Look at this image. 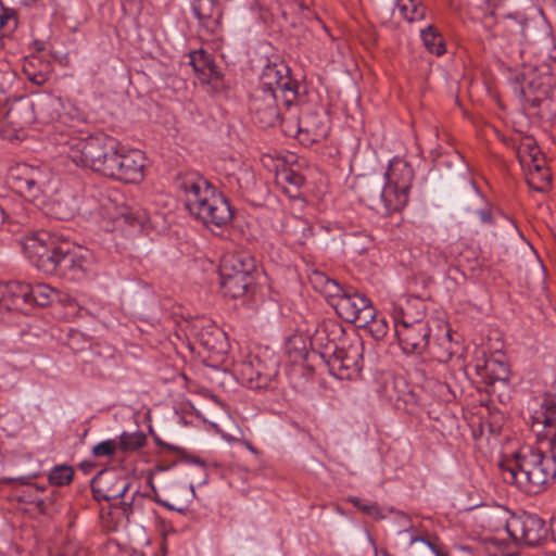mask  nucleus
<instances>
[{
    "instance_id": "obj_38",
    "label": "nucleus",
    "mask_w": 556,
    "mask_h": 556,
    "mask_svg": "<svg viewBox=\"0 0 556 556\" xmlns=\"http://www.w3.org/2000/svg\"><path fill=\"white\" fill-rule=\"evenodd\" d=\"M346 292V288L341 286L337 280L332 279L329 285L326 286L325 291L321 293L327 299H329V303L332 307H336V303L341 296H343Z\"/></svg>"
},
{
    "instance_id": "obj_48",
    "label": "nucleus",
    "mask_w": 556,
    "mask_h": 556,
    "mask_svg": "<svg viewBox=\"0 0 556 556\" xmlns=\"http://www.w3.org/2000/svg\"><path fill=\"white\" fill-rule=\"evenodd\" d=\"M416 542H422L425 545H427L433 554H435L437 556H446L440 547H438L432 541H430L429 539L425 538V536H419V535H416V536H412L410 540H409V544H414Z\"/></svg>"
},
{
    "instance_id": "obj_20",
    "label": "nucleus",
    "mask_w": 556,
    "mask_h": 556,
    "mask_svg": "<svg viewBox=\"0 0 556 556\" xmlns=\"http://www.w3.org/2000/svg\"><path fill=\"white\" fill-rule=\"evenodd\" d=\"M295 118V131L296 134H308L312 135V140L317 141L320 138H324L327 134V127L324 122V116H320L319 114L312 112L307 113L301 117L296 115V113L293 114Z\"/></svg>"
},
{
    "instance_id": "obj_2",
    "label": "nucleus",
    "mask_w": 556,
    "mask_h": 556,
    "mask_svg": "<svg viewBox=\"0 0 556 556\" xmlns=\"http://www.w3.org/2000/svg\"><path fill=\"white\" fill-rule=\"evenodd\" d=\"M22 244L31 263L47 275L80 280L92 269V254L88 249L68 241L59 242L46 230L29 232Z\"/></svg>"
},
{
    "instance_id": "obj_40",
    "label": "nucleus",
    "mask_w": 556,
    "mask_h": 556,
    "mask_svg": "<svg viewBox=\"0 0 556 556\" xmlns=\"http://www.w3.org/2000/svg\"><path fill=\"white\" fill-rule=\"evenodd\" d=\"M277 179L279 182H286L296 188L301 187L304 184V177L290 168H285L280 173H278Z\"/></svg>"
},
{
    "instance_id": "obj_13",
    "label": "nucleus",
    "mask_w": 556,
    "mask_h": 556,
    "mask_svg": "<svg viewBox=\"0 0 556 556\" xmlns=\"http://www.w3.org/2000/svg\"><path fill=\"white\" fill-rule=\"evenodd\" d=\"M249 110L254 121L263 128L286 121L277 105V93L271 89L256 88L250 97Z\"/></svg>"
},
{
    "instance_id": "obj_53",
    "label": "nucleus",
    "mask_w": 556,
    "mask_h": 556,
    "mask_svg": "<svg viewBox=\"0 0 556 556\" xmlns=\"http://www.w3.org/2000/svg\"><path fill=\"white\" fill-rule=\"evenodd\" d=\"M453 355L454 351H452L450 348H446L444 351L437 353V358L440 362L446 363L452 358Z\"/></svg>"
},
{
    "instance_id": "obj_5",
    "label": "nucleus",
    "mask_w": 556,
    "mask_h": 556,
    "mask_svg": "<svg viewBox=\"0 0 556 556\" xmlns=\"http://www.w3.org/2000/svg\"><path fill=\"white\" fill-rule=\"evenodd\" d=\"M325 334L328 339L326 349L333 350L330 354L323 353L321 357L328 367L329 374L340 380H352L359 376L363 369L364 343L359 337L342 338L343 328L336 321H324L318 326L316 336L321 340Z\"/></svg>"
},
{
    "instance_id": "obj_3",
    "label": "nucleus",
    "mask_w": 556,
    "mask_h": 556,
    "mask_svg": "<svg viewBox=\"0 0 556 556\" xmlns=\"http://www.w3.org/2000/svg\"><path fill=\"white\" fill-rule=\"evenodd\" d=\"M413 180L410 164L394 157L382 177L369 176L359 181L358 199L377 214L389 216L407 204Z\"/></svg>"
},
{
    "instance_id": "obj_11",
    "label": "nucleus",
    "mask_w": 556,
    "mask_h": 556,
    "mask_svg": "<svg viewBox=\"0 0 556 556\" xmlns=\"http://www.w3.org/2000/svg\"><path fill=\"white\" fill-rule=\"evenodd\" d=\"M337 314L344 320L364 327L375 315V307L370 300L352 287L338 300L334 307Z\"/></svg>"
},
{
    "instance_id": "obj_18",
    "label": "nucleus",
    "mask_w": 556,
    "mask_h": 556,
    "mask_svg": "<svg viewBox=\"0 0 556 556\" xmlns=\"http://www.w3.org/2000/svg\"><path fill=\"white\" fill-rule=\"evenodd\" d=\"M191 10L202 27L212 34L218 30L223 15L218 0H192Z\"/></svg>"
},
{
    "instance_id": "obj_1",
    "label": "nucleus",
    "mask_w": 556,
    "mask_h": 556,
    "mask_svg": "<svg viewBox=\"0 0 556 556\" xmlns=\"http://www.w3.org/2000/svg\"><path fill=\"white\" fill-rule=\"evenodd\" d=\"M531 427L548 441L551 454L529 446L521 447L500 464L506 483L528 495L543 493L556 478V386L545 392L531 414Z\"/></svg>"
},
{
    "instance_id": "obj_31",
    "label": "nucleus",
    "mask_w": 556,
    "mask_h": 556,
    "mask_svg": "<svg viewBox=\"0 0 556 556\" xmlns=\"http://www.w3.org/2000/svg\"><path fill=\"white\" fill-rule=\"evenodd\" d=\"M146 443H147V438L142 432H140V431H136V432L124 431L119 435V441H118L117 447L125 453L136 452L139 448L143 447L146 445Z\"/></svg>"
},
{
    "instance_id": "obj_27",
    "label": "nucleus",
    "mask_w": 556,
    "mask_h": 556,
    "mask_svg": "<svg viewBox=\"0 0 556 556\" xmlns=\"http://www.w3.org/2000/svg\"><path fill=\"white\" fill-rule=\"evenodd\" d=\"M58 291L46 283L30 285L29 306H49L58 298Z\"/></svg>"
},
{
    "instance_id": "obj_30",
    "label": "nucleus",
    "mask_w": 556,
    "mask_h": 556,
    "mask_svg": "<svg viewBox=\"0 0 556 556\" xmlns=\"http://www.w3.org/2000/svg\"><path fill=\"white\" fill-rule=\"evenodd\" d=\"M421 39L427 50L435 55H442L445 52V43L443 37L438 30L428 26L421 30Z\"/></svg>"
},
{
    "instance_id": "obj_17",
    "label": "nucleus",
    "mask_w": 556,
    "mask_h": 556,
    "mask_svg": "<svg viewBox=\"0 0 556 556\" xmlns=\"http://www.w3.org/2000/svg\"><path fill=\"white\" fill-rule=\"evenodd\" d=\"M30 285L9 281L0 286V314L16 311L24 312L29 305Z\"/></svg>"
},
{
    "instance_id": "obj_8",
    "label": "nucleus",
    "mask_w": 556,
    "mask_h": 556,
    "mask_svg": "<svg viewBox=\"0 0 556 556\" xmlns=\"http://www.w3.org/2000/svg\"><path fill=\"white\" fill-rule=\"evenodd\" d=\"M260 83V89H271L276 93L279 91L289 112L298 106L300 85L291 77L290 68L285 62L268 63L262 71Z\"/></svg>"
},
{
    "instance_id": "obj_24",
    "label": "nucleus",
    "mask_w": 556,
    "mask_h": 556,
    "mask_svg": "<svg viewBox=\"0 0 556 556\" xmlns=\"http://www.w3.org/2000/svg\"><path fill=\"white\" fill-rule=\"evenodd\" d=\"M121 143L113 137L108 136L105 143L103 144V151L101 153L98 164H96L94 172L99 173L104 177H109L112 167H115V161L121 149Z\"/></svg>"
},
{
    "instance_id": "obj_54",
    "label": "nucleus",
    "mask_w": 556,
    "mask_h": 556,
    "mask_svg": "<svg viewBox=\"0 0 556 556\" xmlns=\"http://www.w3.org/2000/svg\"><path fill=\"white\" fill-rule=\"evenodd\" d=\"M349 502L352 503L355 507H357L359 510H362V506L364 505V501L356 496L349 497Z\"/></svg>"
},
{
    "instance_id": "obj_56",
    "label": "nucleus",
    "mask_w": 556,
    "mask_h": 556,
    "mask_svg": "<svg viewBox=\"0 0 556 556\" xmlns=\"http://www.w3.org/2000/svg\"><path fill=\"white\" fill-rule=\"evenodd\" d=\"M533 163H534V169H535L536 174L539 175L542 170V167L540 164L536 163L535 157H533Z\"/></svg>"
},
{
    "instance_id": "obj_16",
    "label": "nucleus",
    "mask_w": 556,
    "mask_h": 556,
    "mask_svg": "<svg viewBox=\"0 0 556 556\" xmlns=\"http://www.w3.org/2000/svg\"><path fill=\"white\" fill-rule=\"evenodd\" d=\"M10 179L17 192L25 198L36 199L42 191V175L26 164L12 168Z\"/></svg>"
},
{
    "instance_id": "obj_55",
    "label": "nucleus",
    "mask_w": 556,
    "mask_h": 556,
    "mask_svg": "<svg viewBox=\"0 0 556 556\" xmlns=\"http://www.w3.org/2000/svg\"><path fill=\"white\" fill-rule=\"evenodd\" d=\"M80 468L85 471V472H89L92 468H93V464L92 463H89V462H83L80 464Z\"/></svg>"
},
{
    "instance_id": "obj_21",
    "label": "nucleus",
    "mask_w": 556,
    "mask_h": 556,
    "mask_svg": "<svg viewBox=\"0 0 556 556\" xmlns=\"http://www.w3.org/2000/svg\"><path fill=\"white\" fill-rule=\"evenodd\" d=\"M195 337L199 343L210 352L220 354L226 351V333L215 325L202 327Z\"/></svg>"
},
{
    "instance_id": "obj_29",
    "label": "nucleus",
    "mask_w": 556,
    "mask_h": 556,
    "mask_svg": "<svg viewBox=\"0 0 556 556\" xmlns=\"http://www.w3.org/2000/svg\"><path fill=\"white\" fill-rule=\"evenodd\" d=\"M285 231L298 243L304 241L312 236V226L305 219L292 217L286 225Z\"/></svg>"
},
{
    "instance_id": "obj_32",
    "label": "nucleus",
    "mask_w": 556,
    "mask_h": 556,
    "mask_svg": "<svg viewBox=\"0 0 556 556\" xmlns=\"http://www.w3.org/2000/svg\"><path fill=\"white\" fill-rule=\"evenodd\" d=\"M472 188L475 190V198L479 202L480 205L477 210L472 211L475 215L478 216L481 224L484 225H493L494 218L492 215L491 206L482 195V193L479 191V189L476 187L473 182H471Z\"/></svg>"
},
{
    "instance_id": "obj_46",
    "label": "nucleus",
    "mask_w": 556,
    "mask_h": 556,
    "mask_svg": "<svg viewBox=\"0 0 556 556\" xmlns=\"http://www.w3.org/2000/svg\"><path fill=\"white\" fill-rule=\"evenodd\" d=\"M156 443L159 445H163V446H166V448L168 450H173L175 452H177L179 455H181V459H184L185 462L187 463H194V464H198L201 466V468H204V462L199 459V458H195V457H191V456H188L186 454V451L180 448V447H176V446H173V445H169V444H164L163 442H161L160 440H156Z\"/></svg>"
},
{
    "instance_id": "obj_15",
    "label": "nucleus",
    "mask_w": 556,
    "mask_h": 556,
    "mask_svg": "<svg viewBox=\"0 0 556 556\" xmlns=\"http://www.w3.org/2000/svg\"><path fill=\"white\" fill-rule=\"evenodd\" d=\"M131 488L128 478L114 470H101L91 481V491L97 501H112L125 496Z\"/></svg>"
},
{
    "instance_id": "obj_61",
    "label": "nucleus",
    "mask_w": 556,
    "mask_h": 556,
    "mask_svg": "<svg viewBox=\"0 0 556 556\" xmlns=\"http://www.w3.org/2000/svg\"><path fill=\"white\" fill-rule=\"evenodd\" d=\"M242 174H243L244 178H249V177H251V174H250V172H249L248 169H244V170L242 172Z\"/></svg>"
},
{
    "instance_id": "obj_7",
    "label": "nucleus",
    "mask_w": 556,
    "mask_h": 556,
    "mask_svg": "<svg viewBox=\"0 0 556 556\" xmlns=\"http://www.w3.org/2000/svg\"><path fill=\"white\" fill-rule=\"evenodd\" d=\"M106 139L105 135L79 137L61 134L58 144L76 165L94 172Z\"/></svg>"
},
{
    "instance_id": "obj_43",
    "label": "nucleus",
    "mask_w": 556,
    "mask_h": 556,
    "mask_svg": "<svg viewBox=\"0 0 556 556\" xmlns=\"http://www.w3.org/2000/svg\"><path fill=\"white\" fill-rule=\"evenodd\" d=\"M551 184V179L547 175L540 176V184L535 181V174H532L530 178H528V185L535 191L545 192Z\"/></svg>"
},
{
    "instance_id": "obj_42",
    "label": "nucleus",
    "mask_w": 556,
    "mask_h": 556,
    "mask_svg": "<svg viewBox=\"0 0 556 556\" xmlns=\"http://www.w3.org/2000/svg\"><path fill=\"white\" fill-rule=\"evenodd\" d=\"M428 387H432L437 393V396L442 401H450L451 390L450 387L441 381H429Z\"/></svg>"
},
{
    "instance_id": "obj_37",
    "label": "nucleus",
    "mask_w": 556,
    "mask_h": 556,
    "mask_svg": "<svg viewBox=\"0 0 556 556\" xmlns=\"http://www.w3.org/2000/svg\"><path fill=\"white\" fill-rule=\"evenodd\" d=\"M210 55L203 50L193 51L190 53V64L193 66V70L199 73H205L207 66L212 63Z\"/></svg>"
},
{
    "instance_id": "obj_34",
    "label": "nucleus",
    "mask_w": 556,
    "mask_h": 556,
    "mask_svg": "<svg viewBox=\"0 0 556 556\" xmlns=\"http://www.w3.org/2000/svg\"><path fill=\"white\" fill-rule=\"evenodd\" d=\"M410 306H412V303L407 302L405 307H401V309L394 314V316H393L394 332L396 331V325H405V324L410 325V324H415L417 321H428L427 319H425L422 317L424 316L422 311L417 313V315L419 317H414L409 312Z\"/></svg>"
},
{
    "instance_id": "obj_9",
    "label": "nucleus",
    "mask_w": 556,
    "mask_h": 556,
    "mask_svg": "<svg viewBox=\"0 0 556 556\" xmlns=\"http://www.w3.org/2000/svg\"><path fill=\"white\" fill-rule=\"evenodd\" d=\"M505 530L516 544L538 546L547 539L548 528L544 519L535 514L511 515L505 521Z\"/></svg>"
},
{
    "instance_id": "obj_23",
    "label": "nucleus",
    "mask_w": 556,
    "mask_h": 556,
    "mask_svg": "<svg viewBox=\"0 0 556 556\" xmlns=\"http://www.w3.org/2000/svg\"><path fill=\"white\" fill-rule=\"evenodd\" d=\"M220 275V286L225 293L232 299H238L243 296L248 289L253 283L252 275H239V276H230L229 274H219Z\"/></svg>"
},
{
    "instance_id": "obj_51",
    "label": "nucleus",
    "mask_w": 556,
    "mask_h": 556,
    "mask_svg": "<svg viewBox=\"0 0 556 556\" xmlns=\"http://www.w3.org/2000/svg\"><path fill=\"white\" fill-rule=\"evenodd\" d=\"M144 497V495L142 493H140L138 490H136L131 496V500L129 502H124L123 505H124V513L125 514H128V513H132L134 510V506L136 505V502L138 500H142Z\"/></svg>"
},
{
    "instance_id": "obj_62",
    "label": "nucleus",
    "mask_w": 556,
    "mask_h": 556,
    "mask_svg": "<svg viewBox=\"0 0 556 556\" xmlns=\"http://www.w3.org/2000/svg\"><path fill=\"white\" fill-rule=\"evenodd\" d=\"M160 503H161L163 506H165V507H167V508H169V509H173V507H172L168 503L163 502V501H160Z\"/></svg>"
},
{
    "instance_id": "obj_26",
    "label": "nucleus",
    "mask_w": 556,
    "mask_h": 556,
    "mask_svg": "<svg viewBox=\"0 0 556 556\" xmlns=\"http://www.w3.org/2000/svg\"><path fill=\"white\" fill-rule=\"evenodd\" d=\"M476 370L477 374L490 384L497 380H506L508 377L507 366L494 359L485 361L482 366L477 364Z\"/></svg>"
},
{
    "instance_id": "obj_52",
    "label": "nucleus",
    "mask_w": 556,
    "mask_h": 556,
    "mask_svg": "<svg viewBox=\"0 0 556 556\" xmlns=\"http://www.w3.org/2000/svg\"><path fill=\"white\" fill-rule=\"evenodd\" d=\"M21 502L22 503H28V504H34L36 505L41 511L45 509V506H46V501L42 500V498H39V497H34V498H25V497H21Z\"/></svg>"
},
{
    "instance_id": "obj_22",
    "label": "nucleus",
    "mask_w": 556,
    "mask_h": 556,
    "mask_svg": "<svg viewBox=\"0 0 556 556\" xmlns=\"http://www.w3.org/2000/svg\"><path fill=\"white\" fill-rule=\"evenodd\" d=\"M23 72L29 81L42 86L51 75V64L40 56H30L25 60Z\"/></svg>"
},
{
    "instance_id": "obj_28",
    "label": "nucleus",
    "mask_w": 556,
    "mask_h": 556,
    "mask_svg": "<svg viewBox=\"0 0 556 556\" xmlns=\"http://www.w3.org/2000/svg\"><path fill=\"white\" fill-rule=\"evenodd\" d=\"M391 3L394 0H390ZM396 8L401 15L409 23L421 21L425 17L426 10L419 0H395Z\"/></svg>"
},
{
    "instance_id": "obj_36",
    "label": "nucleus",
    "mask_w": 556,
    "mask_h": 556,
    "mask_svg": "<svg viewBox=\"0 0 556 556\" xmlns=\"http://www.w3.org/2000/svg\"><path fill=\"white\" fill-rule=\"evenodd\" d=\"M515 93L518 94V97L527 102L531 108H540L542 103V98L539 96L533 94V86L532 83H530L527 87L523 86H515L514 88Z\"/></svg>"
},
{
    "instance_id": "obj_49",
    "label": "nucleus",
    "mask_w": 556,
    "mask_h": 556,
    "mask_svg": "<svg viewBox=\"0 0 556 556\" xmlns=\"http://www.w3.org/2000/svg\"><path fill=\"white\" fill-rule=\"evenodd\" d=\"M218 78H219V72L217 71V66L214 64V62H212L207 66L205 73H202L201 77H200V79L204 83H211L212 80H215Z\"/></svg>"
},
{
    "instance_id": "obj_33",
    "label": "nucleus",
    "mask_w": 556,
    "mask_h": 556,
    "mask_svg": "<svg viewBox=\"0 0 556 556\" xmlns=\"http://www.w3.org/2000/svg\"><path fill=\"white\" fill-rule=\"evenodd\" d=\"M73 477L74 470L71 466H55L49 475V481L54 485L62 486L71 483Z\"/></svg>"
},
{
    "instance_id": "obj_50",
    "label": "nucleus",
    "mask_w": 556,
    "mask_h": 556,
    "mask_svg": "<svg viewBox=\"0 0 556 556\" xmlns=\"http://www.w3.org/2000/svg\"><path fill=\"white\" fill-rule=\"evenodd\" d=\"M45 490H46V486H40V485H37V484H30L23 492V494L18 496V501L21 502V497H25V498L38 497V493L39 492H43Z\"/></svg>"
},
{
    "instance_id": "obj_63",
    "label": "nucleus",
    "mask_w": 556,
    "mask_h": 556,
    "mask_svg": "<svg viewBox=\"0 0 556 556\" xmlns=\"http://www.w3.org/2000/svg\"><path fill=\"white\" fill-rule=\"evenodd\" d=\"M239 188H242L241 178L235 177Z\"/></svg>"
},
{
    "instance_id": "obj_19",
    "label": "nucleus",
    "mask_w": 556,
    "mask_h": 556,
    "mask_svg": "<svg viewBox=\"0 0 556 556\" xmlns=\"http://www.w3.org/2000/svg\"><path fill=\"white\" fill-rule=\"evenodd\" d=\"M254 270V261L245 253L227 254L222 258L219 266V274L230 276L252 275Z\"/></svg>"
},
{
    "instance_id": "obj_60",
    "label": "nucleus",
    "mask_w": 556,
    "mask_h": 556,
    "mask_svg": "<svg viewBox=\"0 0 556 556\" xmlns=\"http://www.w3.org/2000/svg\"><path fill=\"white\" fill-rule=\"evenodd\" d=\"M458 248H459V244H457V243H456V244L451 245V253H453L454 251H457V250H458Z\"/></svg>"
},
{
    "instance_id": "obj_57",
    "label": "nucleus",
    "mask_w": 556,
    "mask_h": 556,
    "mask_svg": "<svg viewBox=\"0 0 556 556\" xmlns=\"http://www.w3.org/2000/svg\"><path fill=\"white\" fill-rule=\"evenodd\" d=\"M77 337H81V334L79 332H77V333H75V334H73L71 337V343L70 344H71L72 349H75L74 341L76 340Z\"/></svg>"
},
{
    "instance_id": "obj_47",
    "label": "nucleus",
    "mask_w": 556,
    "mask_h": 556,
    "mask_svg": "<svg viewBox=\"0 0 556 556\" xmlns=\"http://www.w3.org/2000/svg\"><path fill=\"white\" fill-rule=\"evenodd\" d=\"M362 511L377 520L384 518V515L377 503H364Z\"/></svg>"
},
{
    "instance_id": "obj_64",
    "label": "nucleus",
    "mask_w": 556,
    "mask_h": 556,
    "mask_svg": "<svg viewBox=\"0 0 556 556\" xmlns=\"http://www.w3.org/2000/svg\"><path fill=\"white\" fill-rule=\"evenodd\" d=\"M382 555H383V556H392L388 551H383V552H382Z\"/></svg>"
},
{
    "instance_id": "obj_44",
    "label": "nucleus",
    "mask_w": 556,
    "mask_h": 556,
    "mask_svg": "<svg viewBox=\"0 0 556 556\" xmlns=\"http://www.w3.org/2000/svg\"><path fill=\"white\" fill-rule=\"evenodd\" d=\"M17 25L16 16L14 11L9 9H2L0 14V27H8L14 29Z\"/></svg>"
},
{
    "instance_id": "obj_4",
    "label": "nucleus",
    "mask_w": 556,
    "mask_h": 556,
    "mask_svg": "<svg viewBox=\"0 0 556 556\" xmlns=\"http://www.w3.org/2000/svg\"><path fill=\"white\" fill-rule=\"evenodd\" d=\"M177 186L186 210L204 226L222 228L231 222L233 213L228 199L204 177L187 174L178 180Z\"/></svg>"
},
{
    "instance_id": "obj_35",
    "label": "nucleus",
    "mask_w": 556,
    "mask_h": 556,
    "mask_svg": "<svg viewBox=\"0 0 556 556\" xmlns=\"http://www.w3.org/2000/svg\"><path fill=\"white\" fill-rule=\"evenodd\" d=\"M363 328L367 329L371 337L379 341L387 336L389 331V324L384 318H377L375 314L374 318L364 325Z\"/></svg>"
},
{
    "instance_id": "obj_39",
    "label": "nucleus",
    "mask_w": 556,
    "mask_h": 556,
    "mask_svg": "<svg viewBox=\"0 0 556 556\" xmlns=\"http://www.w3.org/2000/svg\"><path fill=\"white\" fill-rule=\"evenodd\" d=\"M14 81L15 73L8 65L2 64L0 66V94L10 92Z\"/></svg>"
},
{
    "instance_id": "obj_25",
    "label": "nucleus",
    "mask_w": 556,
    "mask_h": 556,
    "mask_svg": "<svg viewBox=\"0 0 556 556\" xmlns=\"http://www.w3.org/2000/svg\"><path fill=\"white\" fill-rule=\"evenodd\" d=\"M7 202L5 199L0 200V228L5 226L8 231L18 232L21 226L28 224L29 218L23 212L8 211Z\"/></svg>"
},
{
    "instance_id": "obj_41",
    "label": "nucleus",
    "mask_w": 556,
    "mask_h": 556,
    "mask_svg": "<svg viewBox=\"0 0 556 556\" xmlns=\"http://www.w3.org/2000/svg\"><path fill=\"white\" fill-rule=\"evenodd\" d=\"M117 448V444L113 440H106L94 445L92 454L96 457L112 456L115 454Z\"/></svg>"
},
{
    "instance_id": "obj_14",
    "label": "nucleus",
    "mask_w": 556,
    "mask_h": 556,
    "mask_svg": "<svg viewBox=\"0 0 556 556\" xmlns=\"http://www.w3.org/2000/svg\"><path fill=\"white\" fill-rule=\"evenodd\" d=\"M394 333L405 354L421 355L429 348L431 337L429 321L396 325V331Z\"/></svg>"
},
{
    "instance_id": "obj_6",
    "label": "nucleus",
    "mask_w": 556,
    "mask_h": 556,
    "mask_svg": "<svg viewBox=\"0 0 556 556\" xmlns=\"http://www.w3.org/2000/svg\"><path fill=\"white\" fill-rule=\"evenodd\" d=\"M239 381L252 390L271 388L279 372V363L274 356L249 355L236 367Z\"/></svg>"
},
{
    "instance_id": "obj_58",
    "label": "nucleus",
    "mask_w": 556,
    "mask_h": 556,
    "mask_svg": "<svg viewBox=\"0 0 556 556\" xmlns=\"http://www.w3.org/2000/svg\"><path fill=\"white\" fill-rule=\"evenodd\" d=\"M513 27L516 28L518 31H522L523 30V27L522 25L518 24L517 22H513Z\"/></svg>"
},
{
    "instance_id": "obj_12",
    "label": "nucleus",
    "mask_w": 556,
    "mask_h": 556,
    "mask_svg": "<svg viewBox=\"0 0 556 556\" xmlns=\"http://www.w3.org/2000/svg\"><path fill=\"white\" fill-rule=\"evenodd\" d=\"M144 167L146 157L142 151L137 149L129 150L121 146L115 167H112L108 178L126 184H138L144 177Z\"/></svg>"
},
{
    "instance_id": "obj_45",
    "label": "nucleus",
    "mask_w": 556,
    "mask_h": 556,
    "mask_svg": "<svg viewBox=\"0 0 556 556\" xmlns=\"http://www.w3.org/2000/svg\"><path fill=\"white\" fill-rule=\"evenodd\" d=\"M331 280V278L320 271H315L312 277L314 288L320 293L325 291L326 286L329 285Z\"/></svg>"
},
{
    "instance_id": "obj_59",
    "label": "nucleus",
    "mask_w": 556,
    "mask_h": 556,
    "mask_svg": "<svg viewBox=\"0 0 556 556\" xmlns=\"http://www.w3.org/2000/svg\"><path fill=\"white\" fill-rule=\"evenodd\" d=\"M146 219H147L146 215L138 216V222H139L140 224H143V223L146 222Z\"/></svg>"
},
{
    "instance_id": "obj_10",
    "label": "nucleus",
    "mask_w": 556,
    "mask_h": 556,
    "mask_svg": "<svg viewBox=\"0 0 556 556\" xmlns=\"http://www.w3.org/2000/svg\"><path fill=\"white\" fill-rule=\"evenodd\" d=\"M63 108L62 101L59 97L53 94H39L31 102L22 103L16 108H12L9 111V117L12 123H18L16 121L17 114L21 110H25L29 113V116L25 119V124L36 119L43 124H49L60 121L66 124L70 118L68 114H61Z\"/></svg>"
}]
</instances>
